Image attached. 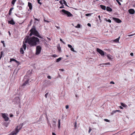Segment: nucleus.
Returning a JSON list of instances; mask_svg holds the SVG:
<instances>
[{
    "label": "nucleus",
    "instance_id": "nucleus-1",
    "mask_svg": "<svg viewBox=\"0 0 135 135\" xmlns=\"http://www.w3.org/2000/svg\"><path fill=\"white\" fill-rule=\"evenodd\" d=\"M27 43L30 46H34L39 44V39L38 38L35 36H33L30 38H25L24 41H23L22 46L24 50L26 49V44Z\"/></svg>",
    "mask_w": 135,
    "mask_h": 135
},
{
    "label": "nucleus",
    "instance_id": "nucleus-2",
    "mask_svg": "<svg viewBox=\"0 0 135 135\" xmlns=\"http://www.w3.org/2000/svg\"><path fill=\"white\" fill-rule=\"evenodd\" d=\"M30 31L31 32L30 34V36H32V35H33L41 38H43V37L39 35L37 31L36 30L35 26L33 25Z\"/></svg>",
    "mask_w": 135,
    "mask_h": 135
},
{
    "label": "nucleus",
    "instance_id": "nucleus-3",
    "mask_svg": "<svg viewBox=\"0 0 135 135\" xmlns=\"http://www.w3.org/2000/svg\"><path fill=\"white\" fill-rule=\"evenodd\" d=\"M61 13L63 15H66L68 17H71L73 16V15L69 12L66 11L64 9H62L60 11Z\"/></svg>",
    "mask_w": 135,
    "mask_h": 135
},
{
    "label": "nucleus",
    "instance_id": "nucleus-4",
    "mask_svg": "<svg viewBox=\"0 0 135 135\" xmlns=\"http://www.w3.org/2000/svg\"><path fill=\"white\" fill-rule=\"evenodd\" d=\"M41 48L40 46H37L36 47V54L38 55L41 52Z\"/></svg>",
    "mask_w": 135,
    "mask_h": 135
},
{
    "label": "nucleus",
    "instance_id": "nucleus-5",
    "mask_svg": "<svg viewBox=\"0 0 135 135\" xmlns=\"http://www.w3.org/2000/svg\"><path fill=\"white\" fill-rule=\"evenodd\" d=\"M7 114L6 113H2V115L5 121H7L9 119V118L7 116Z\"/></svg>",
    "mask_w": 135,
    "mask_h": 135
},
{
    "label": "nucleus",
    "instance_id": "nucleus-6",
    "mask_svg": "<svg viewBox=\"0 0 135 135\" xmlns=\"http://www.w3.org/2000/svg\"><path fill=\"white\" fill-rule=\"evenodd\" d=\"M97 51L102 56H103L104 55V52L99 48H97Z\"/></svg>",
    "mask_w": 135,
    "mask_h": 135
},
{
    "label": "nucleus",
    "instance_id": "nucleus-7",
    "mask_svg": "<svg viewBox=\"0 0 135 135\" xmlns=\"http://www.w3.org/2000/svg\"><path fill=\"white\" fill-rule=\"evenodd\" d=\"M112 18L117 23H119L122 22V21L118 18L113 17Z\"/></svg>",
    "mask_w": 135,
    "mask_h": 135
},
{
    "label": "nucleus",
    "instance_id": "nucleus-8",
    "mask_svg": "<svg viewBox=\"0 0 135 135\" xmlns=\"http://www.w3.org/2000/svg\"><path fill=\"white\" fill-rule=\"evenodd\" d=\"M19 130L17 128L15 131L12 132L11 134L12 135H15L16 134L19 132Z\"/></svg>",
    "mask_w": 135,
    "mask_h": 135
},
{
    "label": "nucleus",
    "instance_id": "nucleus-9",
    "mask_svg": "<svg viewBox=\"0 0 135 135\" xmlns=\"http://www.w3.org/2000/svg\"><path fill=\"white\" fill-rule=\"evenodd\" d=\"M129 13L132 14H134L135 13L134 10L133 9H130L128 10Z\"/></svg>",
    "mask_w": 135,
    "mask_h": 135
},
{
    "label": "nucleus",
    "instance_id": "nucleus-10",
    "mask_svg": "<svg viewBox=\"0 0 135 135\" xmlns=\"http://www.w3.org/2000/svg\"><path fill=\"white\" fill-rule=\"evenodd\" d=\"M8 23L12 25H14L15 24V23L13 20L12 19L11 20L8 21Z\"/></svg>",
    "mask_w": 135,
    "mask_h": 135
},
{
    "label": "nucleus",
    "instance_id": "nucleus-11",
    "mask_svg": "<svg viewBox=\"0 0 135 135\" xmlns=\"http://www.w3.org/2000/svg\"><path fill=\"white\" fill-rule=\"evenodd\" d=\"M15 100L17 103H19L20 102V99L19 97H16L15 98Z\"/></svg>",
    "mask_w": 135,
    "mask_h": 135
},
{
    "label": "nucleus",
    "instance_id": "nucleus-12",
    "mask_svg": "<svg viewBox=\"0 0 135 135\" xmlns=\"http://www.w3.org/2000/svg\"><path fill=\"white\" fill-rule=\"evenodd\" d=\"M28 79H27L26 80H25L24 83L22 85L23 86H24L26 85V84H28Z\"/></svg>",
    "mask_w": 135,
    "mask_h": 135
},
{
    "label": "nucleus",
    "instance_id": "nucleus-13",
    "mask_svg": "<svg viewBox=\"0 0 135 135\" xmlns=\"http://www.w3.org/2000/svg\"><path fill=\"white\" fill-rule=\"evenodd\" d=\"M120 112L119 110H115L113 111H112V113H111V115H113L115 113H116V112Z\"/></svg>",
    "mask_w": 135,
    "mask_h": 135
},
{
    "label": "nucleus",
    "instance_id": "nucleus-14",
    "mask_svg": "<svg viewBox=\"0 0 135 135\" xmlns=\"http://www.w3.org/2000/svg\"><path fill=\"white\" fill-rule=\"evenodd\" d=\"M12 61H14L16 62V63H19L18 61H17L16 60H15L14 59H12V58L10 59V61L11 62Z\"/></svg>",
    "mask_w": 135,
    "mask_h": 135
},
{
    "label": "nucleus",
    "instance_id": "nucleus-15",
    "mask_svg": "<svg viewBox=\"0 0 135 135\" xmlns=\"http://www.w3.org/2000/svg\"><path fill=\"white\" fill-rule=\"evenodd\" d=\"M106 10L107 11L112 12V9L109 7H107L106 8Z\"/></svg>",
    "mask_w": 135,
    "mask_h": 135
},
{
    "label": "nucleus",
    "instance_id": "nucleus-16",
    "mask_svg": "<svg viewBox=\"0 0 135 135\" xmlns=\"http://www.w3.org/2000/svg\"><path fill=\"white\" fill-rule=\"evenodd\" d=\"M28 6L29 7V9H32V6L31 3L28 2Z\"/></svg>",
    "mask_w": 135,
    "mask_h": 135
},
{
    "label": "nucleus",
    "instance_id": "nucleus-17",
    "mask_svg": "<svg viewBox=\"0 0 135 135\" xmlns=\"http://www.w3.org/2000/svg\"><path fill=\"white\" fill-rule=\"evenodd\" d=\"M121 105L123 107H127V105L126 104H124L122 103H120Z\"/></svg>",
    "mask_w": 135,
    "mask_h": 135
},
{
    "label": "nucleus",
    "instance_id": "nucleus-18",
    "mask_svg": "<svg viewBox=\"0 0 135 135\" xmlns=\"http://www.w3.org/2000/svg\"><path fill=\"white\" fill-rule=\"evenodd\" d=\"M23 48L24 49V48L22 47V48H21L20 50V53L22 54H23L24 53V51H23Z\"/></svg>",
    "mask_w": 135,
    "mask_h": 135
},
{
    "label": "nucleus",
    "instance_id": "nucleus-19",
    "mask_svg": "<svg viewBox=\"0 0 135 135\" xmlns=\"http://www.w3.org/2000/svg\"><path fill=\"white\" fill-rule=\"evenodd\" d=\"M100 7L103 9L105 10L106 9V7L105 6L103 5H100Z\"/></svg>",
    "mask_w": 135,
    "mask_h": 135
},
{
    "label": "nucleus",
    "instance_id": "nucleus-20",
    "mask_svg": "<svg viewBox=\"0 0 135 135\" xmlns=\"http://www.w3.org/2000/svg\"><path fill=\"white\" fill-rule=\"evenodd\" d=\"M119 38H120V37H119L118 38H116V39L114 40V42H119Z\"/></svg>",
    "mask_w": 135,
    "mask_h": 135
},
{
    "label": "nucleus",
    "instance_id": "nucleus-21",
    "mask_svg": "<svg viewBox=\"0 0 135 135\" xmlns=\"http://www.w3.org/2000/svg\"><path fill=\"white\" fill-rule=\"evenodd\" d=\"M60 119H59V120H58V128H60Z\"/></svg>",
    "mask_w": 135,
    "mask_h": 135
},
{
    "label": "nucleus",
    "instance_id": "nucleus-22",
    "mask_svg": "<svg viewBox=\"0 0 135 135\" xmlns=\"http://www.w3.org/2000/svg\"><path fill=\"white\" fill-rule=\"evenodd\" d=\"M3 54H4V52L3 51H1V55H0V60L1 59V58L2 57Z\"/></svg>",
    "mask_w": 135,
    "mask_h": 135
},
{
    "label": "nucleus",
    "instance_id": "nucleus-23",
    "mask_svg": "<svg viewBox=\"0 0 135 135\" xmlns=\"http://www.w3.org/2000/svg\"><path fill=\"white\" fill-rule=\"evenodd\" d=\"M13 9V8H12L10 9L9 12V15H11V14L12 13V11Z\"/></svg>",
    "mask_w": 135,
    "mask_h": 135
},
{
    "label": "nucleus",
    "instance_id": "nucleus-24",
    "mask_svg": "<svg viewBox=\"0 0 135 135\" xmlns=\"http://www.w3.org/2000/svg\"><path fill=\"white\" fill-rule=\"evenodd\" d=\"M107 57L108 59L109 60H111L112 59L111 57L109 55H107Z\"/></svg>",
    "mask_w": 135,
    "mask_h": 135
},
{
    "label": "nucleus",
    "instance_id": "nucleus-25",
    "mask_svg": "<svg viewBox=\"0 0 135 135\" xmlns=\"http://www.w3.org/2000/svg\"><path fill=\"white\" fill-rule=\"evenodd\" d=\"M17 1V0H12L11 3L13 5H14L16 1Z\"/></svg>",
    "mask_w": 135,
    "mask_h": 135
},
{
    "label": "nucleus",
    "instance_id": "nucleus-26",
    "mask_svg": "<svg viewBox=\"0 0 135 135\" xmlns=\"http://www.w3.org/2000/svg\"><path fill=\"white\" fill-rule=\"evenodd\" d=\"M61 59V57H59L56 59V62H58L60 61Z\"/></svg>",
    "mask_w": 135,
    "mask_h": 135
},
{
    "label": "nucleus",
    "instance_id": "nucleus-27",
    "mask_svg": "<svg viewBox=\"0 0 135 135\" xmlns=\"http://www.w3.org/2000/svg\"><path fill=\"white\" fill-rule=\"evenodd\" d=\"M105 20L107 22H108L109 23H111V21L109 19L108 20L107 18H105Z\"/></svg>",
    "mask_w": 135,
    "mask_h": 135
},
{
    "label": "nucleus",
    "instance_id": "nucleus-28",
    "mask_svg": "<svg viewBox=\"0 0 135 135\" xmlns=\"http://www.w3.org/2000/svg\"><path fill=\"white\" fill-rule=\"evenodd\" d=\"M63 1V2H64V4L66 6H68L67 4V3L64 0H62Z\"/></svg>",
    "mask_w": 135,
    "mask_h": 135
},
{
    "label": "nucleus",
    "instance_id": "nucleus-29",
    "mask_svg": "<svg viewBox=\"0 0 135 135\" xmlns=\"http://www.w3.org/2000/svg\"><path fill=\"white\" fill-rule=\"evenodd\" d=\"M71 51L74 52H76V51H75L74 50V49L73 48V47H71Z\"/></svg>",
    "mask_w": 135,
    "mask_h": 135
},
{
    "label": "nucleus",
    "instance_id": "nucleus-30",
    "mask_svg": "<svg viewBox=\"0 0 135 135\" xmlns=\"http://www.w3.org/2000/svg\"><path fill=\"white\" fill-rule=\"evenodd\" d=\"M76 27L77 28H80V25L79 24H78Z\"/></svg>",
    "mask_w": 135,
    "mask_h": 135
},
{
    "label": "nucleus",
    "instance_id": "nucleus-31",
    "mask_svg": "<svg viewBox=\"0 0 135 135\" xmlns=\"http://www.w3.org/2000/svg\"><path fill=\"white\" fill-rule=\"evenodd\" d=\"M92 13H87L85 15V16H91V14Z\"/></svg>",
    "mask_w": 135,
    "mask_h": 135
},
{
    "label": "nucleus",
    "instance_id": "nucleus-32",
    "mask_svg": "<svg viewBox=\"0 0 135 135\" xmlns=\"http://www.w3.org/2000/svg\"><path fill=\"white\" fill-rule=\"evenodd\" d=\"M17 7H19V9L20 10H21L22 9V7L21 6H17Z\"/></svg>",
    "mask_w": 135,
    "mask_h": 135
},
{
    "label": "nucleus",
    "instance_id": "nucleus-33",
    "mask_svg": "<svg viewBox=\"0 0 135 135\" xmlns=\"http://www.w3.org/2000/svg\"><path fill=\"white\" fill-rule=\"evenodd\" d=\"M55 120V118H54L53 119L52 122L56 124V122Z\"/></svg>",
    "mask_w": 135,
    "mask_h": 135
},
{
    "label": "nucleus",
    "instance_id": "nucleus-34",
    "mask_svg": "<svg viewBox=\"0 0 135 135\" xmlns=\"http://www.w3.org/2000/svg\"><path fill=\"white\" fill-rule=\"evenodd\" d=\"M104 120L107 122H110L109 120L107 119H104Z\"/></svg>",
    "mask_w": 135,
    "mask_h": 135
},
{
    "label": "nucleus",
    "instance_id": "nucleus-35",
    "mask_svg": "<svg viewBox=\"0 0 135 135\" xmlns=\"http://www.w3.org/2000/svg\"><path fill=\"white\" fill-rule=\"evenodd\" d=\"M1 42L3 44V45L4 46H5L4 45V41H1Z\"/></svg>",
    "mask_w": 135,
    "mask_h": 135
},
{
    "label": "nucleus",
    "instance_id": "nucleus-36",
    "mask_svg": "<svg viewBox=\"0 0 135 135\" xmlns=\"http://www.w3.org/2000/svg\"><path fill=\"white\" fill-rule=\"evenodd\" d=\"M37 1L38 3L40 4V5L42 4V3L40 2V0H37Z\"/></svg>",
    "mask_w": 135,
    "mask_h": 135
},
{
    "label": "nucleus",
    "instance_id": "nucleus-37",
    "mask_svg": "<svg viewBox=\"0 0 135 135\" xmlns=\"http://www.w3.org/2000/svg\"><path fill=\"white\" fill-rule=\"evenodd\" d=\"M48 93H47L45 94V98H47V96H48Z\"/></svg>",
    "mask_w": 135,
    "mask_h": 135
},
{
    "label": "nucleus",
    "instance_id": "nucleus-38",
    "mask_svg": "<svg viewBox=\"0 0 135 135\" xmlns=\"http://www.w3.org/2000/svg\"><path fill=\"white\" fill-rule=\"evenodd\" d=\"M68 46L69 48H70V49L72 47V46L70 44H68Z\"/></svg>",
    "mask_w": 135,
    "mask_h": 135
},
{
    "label": "nucleus",
    "instance_id": "nucleus-39",
    "mask_svg": "<svg viewBox=\"0 0 135 135\" xmlns=\"http://www.w3.org/2000/svg\"><path fill=\"white\" fill-rule=\"evenodd\" d=\"M117 3H118V4L120 5H121V3H120V2L119 1H118V0H117Z\"/></svg>",
    "mask_w": 135,
    "mask_h": 135
},
{
    "label": "nucleus",
    "instance_id": "nucleus-40",
    "mask_svg": "<svg viewBox=\"0 0 135 135\" xmlns=\"http://www.w3.org/2000/svg\"><path fill=\"white\" fill-rule=\"evenodd\" d=\"M33 17L34 18L35 20L36 21H39V20L38 19H37L35 18L34 16H33Z\"/></svg>",
    "mask_w": 135,
    "mask_h": 135
},
{
    "label": "nucleus",
    "instance_id": "nucleus-41",
    "mask_svg": "<svg viewBox=\"0 0 135 135\" xmlns=\"http://www.w3.org/2000/svg\"><path fill=\"white\" fill-rule=\"evenodd\" d=\"M135 35V33H134V34H130V35H128V36H133L134 35Z\"/></svg>",
    "mask_w": 135,
    "mask_h": 135
},
{
    "label": "nucleus",
    "instance_id": "nucleus-42",
    "mask_svg": "<svg viewBox=\"0 0 135 135\" xmlns=\"http://www.w3.org/2000/svg\"><path fill=\"white\" fill-rule=\"evenodd\" d=\"M91 128H90V127H89V131H88V133H90V131H91Z\"/></svg>",
    "mask_w": 135,
    "mask_h": 135
},
{
    "label": "nucleus",
    "instance_id": "nucleus-43",
    "mask_svg": "<svg viewBox=\"0 0 135 135\" xmlns=\"http://www.w3.org/2000/svg\"><path fill=\"white\" fill-rule=\"evenodd\" d=\"M62 1H63L62 0H61L60 1H59L60 3V4H63Z\"/></svg>",
    "mask_w": 135,
    "mask_h": 135
},
{
    "label": "nucleus",
    "instance_id": "nucleus-44",
    "mask_svg": "<svg viewBox=\"0 0 135 135\" xmlns=\"http://www.w3.org/2000/svg\"><path fill=\"white\" fill-rule=\"evenodd\" d=\"M104 65H110V64L109 62L103 64Z\"/></svg>",
    "mask_w": 135,
    "mask_h": 135
},
{
    "label": "nucleus",
    "instance_id": "nucleus-45",
    "mask_svg": "<svg viewBox=\"0 0 135 135\" xmlns=\"http://www.w3.org/2000/svg\"><path fill=\"white\" fill-rule=\"evenodd\" d=\"M65 107L66 109H68L69 108V106L68 105H67Z\"/></svg>",
    "mask_w": 135,
    "mask_h": 135
},
{
    "label": "nucleus",
    "instance_id": "nucleus-46",
    "mask_svg": "<svg viewBox=\"0 0 135 135\" xmlns=\"http://www.w3.org/2000/svg\"><path fill=\"white\" fill-rule=\"evenodd\" d=\"M44 22H49L46 20L45 19H44Z\"/></svg>",
    "mask_w": 135,
    "mask_h": 135
},
{
    "label": "nucleus",
    "instance_id": "nucleus-47",
    "mask_svg": "<svg viewBox=\"0 0 135 135\" xmlns=\"http://www.w3.org/2000/svg\"><path fill=\"white\" fill-rule=\"evenodd\" d=\"M52 57H56L57 56V55H53L52 56Z\"/></svg>",
    "mask_w": 135,
    "mask_h": 135
},
{
    "label": "nucleus",
    "instance_id": "nucleus-48",
    "mask_svg": "<svg viewBox=\"0 0 135 135\" xmlns=\"http://www.w3.org/2000/svg\"><path fill=\"white\" fill-rule=\"evenodd\" d=\"M60 41L62 42L63 43H64V42L62 41V39H61V38L60 39Z\"/></svg>",
    "mask_w": 135,
    "mask_h": 135
},
{
    "label": "nucleus",
    "instance_id": "nucleus-49",
    "mask_svg": "<svg viewBox=\"0 0 135 135\" xmlns=\"http://www.w3.org/2000/svg\"><path fill=\"white\" fill-rule=\"evenodd\" d=\"M76 122H75V128H76L77 127V125H76Z\"/></svg>",
    "mask_w": 135,
    "mask_h": 135
},
{
    "label": "nucleus",
    "instance_id": "nucleus-50",
    "mask_svg": "<svg viewBox=\"0 0 135 135\" xmlns=\"http://www.w3.org/2000/svg\"><path fill=\"white\" fill-rule=\"evenodd\" d=\"M110 84H114L115 83H114V82L113 81H111L110 82Z\"/></svg>",
    "mask_w": 135,
    "mask_h": 135
},
{
    "label": "nucleus",
    "instance_id": "nucleus-51",
    "mask_svg": "<svg viewBox=\"0 0 135 135\" xmlns=\"http://www.w3.org/2000/svg\"><path fill=\"white\" fill-rule=\"evenodd\" d=\"M4 125L6 127H7L8 126V124H4Z\"/></svg>",
    "mask_w": 135,
    "mask_h": 135
},
{
    "label": "nucleus",
    "instance_id": "nucleus-52",
    "mask_svg": "<svg viewBox=\"0 0 135 135\" xmlns=\"http://www.w3.org/2000/svg\"><path fill=\"white\" fill-rule=\"evenodd\" d=\"M47 78L49 79H51V77L50 76H47Z\"/></svg>",
    "mask_w": 135,
    "mask_h": 135
},
{
    "label": "nucleus",
    "instance_id": "nucleus-53",
    "mask_svg": "<svg viewBox=\"0 0 135 135\" xmlns=\"http://www.w3.org/2000/svg\"><path fill=\"white\" fill-rule=\"evenodd\" d=\"M64 8V6H61L59 7V8H60V9L62 8Z\"/></svg>",
    "mask_w": 135,
    "mask_h": 135
},
{
    "label": "nucleus",
    "instance_id": "nucleus-54",
    "mask_svg": "<svg viewBox=\"0 0 135 135\" xmlns=\"http://www.w3.org/2000/svg\"><path fill=\"white\" fill-rule=\"evenodd\" d=\"M98 17L99 18V20H101V19H100V15H99L98 16Z\"/></svg>",
    "mask_w": 135,
    "mask_h": 135
},
{
    "label": "nucleus",
    "instance_id": "nucleus-55",
    "mask_svg": "<svg viewBox=\"0 0 135 135\" xmlns=\"http://www.w3.org/2000/svg\"><path fill=\"white\" fill-rule=\"evenodd\" d=\"M89 26V27H91V24L89 23H88L87 24Z\"/></svg>",
    "mask_w": 135,
    "mask_h": 135
},
{
    "label": "nucleus",
    "instance_id": "nucleus-56",
    "mask_svg": "<svg viewBox=\"0 0 135 135\" xmlns=\"http://www.w3.org/2000/svg\"><path fill=\"white\" fill-rule=\"evenodd\" d=\"M130 55L131 56H133V53L132 52L131 53H130Z\"/></svg>",
    "mask_w": 135,
    "mask_h": 135
},
{
    "label": "nucleus",
    "instance_id": "nucleus-57",
    "mask_svg": "<svg viewBox=\"0 0 135 135\" xmlns=\"http://www.w3.org/2000/svg\"><path fill=\"white\" fill-rule=\"evenodd\" d=\"M59 70L62 71H63L64 70V69H60Z\"/></svg>",
    "mask_w": 135,
    "mask_h": 135
},
{
    "label": "nucleus",
    "instance_id": "nucleus-58",
    "mask_svg": "<svg viewBox=\"0 0 135 135\" xmlns=\"http://www.w3.org/2000/svg\"><path fill=\"white\" fill-rule=\"evenodd\" d=\"M53 126L54 127L56 126V124L54 123L53 124Z\"/></svg>",
    "mask_w": 135,
    "mask_h": 135
},
{
    "label": "nucleus",
    "instance_id": "nucleus-59",
    "mask_svg": "<svg viewBox=\"0 0 135 135\" xmlns=\"http://www.w3.org/2000/svg\"><path fill=\"white\" fill-rule=\"evenodd\" d=\"M119 107L121 109H123V108L121 106H120Z\"/></svg>",
    "mask_w": 135,
    "mask_h": 135
},
{
    "label": "nucleus",
    "instance_id": "nucleus-60",
    "mask_svg": "<svg viewBox=\"0 0 135 135\" xmlns=\"http://www.w3.org/2000/svg\"><path fill=\"white\" fill-rule=\"evenodd\" d=\"M32 22V20H31L30 21V24H31V23Z\"/></svg>",
    "mask_w": 135,
    "mask_h": 135
},
{
    "label": "nucleus",
    "instance_id": "nucleus-61",
    "mask_svg": "<svg viewBox=\"0 0 135 135\" xmlns=\"http://www.w3.org/2000/svg\"><path fill=\"white\" fill-rule=\"evenodd\" d=\"M52 135H56V134L54 132L52 133Z\"/></svg>",
    "mask_w": 135,
    "mask_h": 135
},
{
    "label": "nucleus",
    "instance_id": "nucleus-62",
    "mask_svg": "<svg viewBox=\"0 0 135 135\" xmlns=\"http://www.w3.org/2000/svg\"><path fill=\"white\" fill-rule=\"evenodd\" d=\"M8 33H9V36H10V35H11V33H10V31H8Z\"/></svg>",
    "mask_w": 135,
    "mask_h": 135
},
{
    "label": "nucleus",
    "instance_id": "nucleus-63",
    "mask_svg": "<svg viewBox=\"0 0 135 135\" xmlns=\"http://www.w3.org/2000/svg\"><path fill=\"white\" fill-rule=\"evenodd\" d=\"M56 28L57 29H59L60 28V27H58V26H56Z\"/></svg>",
    "mask_w": 135,
    "mask_h": 135
},
{
    "label": "nucleus",
    "instance_id": "nucleus-64",
    "mask_svg": "<svg viewBox=\"0 0 135 135\" xmlns=\"http://www.w3.org/2000/svg\"><path fill=\"white\" fill-rule=\"evenodd\" d=\"M13 116V115L12 114H11L10 115V117H12Z\"/></svg>",
    "mask_w": 135,
    "mask_h": 135
}]
</instances>
